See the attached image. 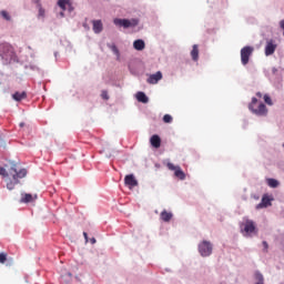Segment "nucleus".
I'll return each mask as SVG.
<instances>
[{
	"label": "nucleus",
	"instance_id": "1",
	"mask_svg": "<svg viewBox=\"0 0 284 284\" xmlns=\"http://www.w3.org/2000/svg\"><path fill=\"white\" fill-rule=\"evenodd\" d=\"M9 175L12 176V181H9L7 183V190H14V185L19 183V179H26L28 175V170L26 169H19V166L14 163L11 164V168L9 169Z\"/></svg>",
	"mask_w": 284,
	"mask_h": 284
},
{
	"label": "nucleus",
	"instance_id": "2",
	"mask_svg": "<svg viewBox=\"0 0 284 284\" xmlns=\"http://www.w3.org/2000/svg\"><path fill=\"white\" fill-rule=\"evenodd\" d=\"M0 57L4 63H12L14 61V49L9 43H0Z\"/></svg>",
	"mask_w": 284,
	"mask_h": 284
},
{
	"label": "nucleus",
	"instance_id": "3",
	"mask_svg": "<svg viewBox=\"0 0 284 284\" xmlns=\"http://www.w3.org/2000/svg\"><path fill=\"white\" fill-rule=\"evenodd\" d=\"M113 23L118 28H124V30H128V28H136V26H139V19L138 18H132V19L115 18L113 20Z\"/></svg>",
	"mask_w": 284,
	"mask_h": 284
},
{
	"label": "nucleus",
	"instance_id": "4",
	"mask_svg": "<svg viewBox=\"0 0 284 284\" xmlns=\"http://www.w3.org/2000/svg\"><path fill=\"white\" fill-rule=\"evenodd\" d=\"M254 52V47L246 45L241 49V61L242 65H247L250 63V58Z\"/></svg>",
	"mask_w": 284,
	"mask_h": 284
},
{
	"label": "nucleus",
	"instance_id": "5",
	"mask_svg": "<svg viewBox=\"0 0 284 284\" xmlns=\"http://www.w3.org/2000/svg\"><path fill=\"white\" fill-rule=\"evenodd\" d=\"M212 243L210 241H203L199 244V252L201 256H210L212 254Z\"/></svg>",
	"mask_w": 284,
	"mask_h": 284
},
{
	"label": "nucleus",
	"instance_id": "6",
	"mask_svg": "<svg viewBox=\"0 0 284 284\" xmlns=\"http://www.w3.org/2000/svg\"><path fill=\"white\" fill-rule=\"evenodd\" d=\"M166 168H169V170H171L172 172H174V176H176L178 179H180V181H185V172H183V170L181 169V166H176L174 165L172 162H169L166 164Z\"/></svg>",
	"mask_w": 284,
	"mask_h": 284
},
{
	"label": "nucleus",
	"instance_id": "7",
	"mask_svg": "<svg viewBox=\"0 0 284 284\" xmlns=\"http://www.w3.org/2000/svg\"><path fill=\"white\" fill-rule=\"evenodd\" d=\"M243 226V232H245L246 235L250 234H255L256 232V224H254V221L252 220H246L244 224H242Z\"/></svg>",
	"mask_w": 284,
	"mask_h": 284
},
{
	"label": "nucleus",
	"instance_id": "8",
	"mask_svg": "<svg viewBox=\"0 0 284 284\" xmlns=\"http://www.w3.org/2000/svg\"><path fill=\"white\" fill-rule=\"evenodd\" d=\"M276 43H274V40H268L265 45V57H272L274 52H276Z\"/></svg>",
	"mask_w": 284,
	"mask_h": 284
},
{
	"label": "nucleus",
	"instance_id": "9",
	"mask_svg": "<svg viewBox=\"0 0 284 284\" xmlns=\"http://www.w3.org/2000/svg\"><path fill=\"white\" fill-rule=\"evenodd\" d=\"M161 79H163V73L161 71H158L156 73L151 74L146 81L151 85H156V83H159Z\"/></svg>",
	"mask_w": 284,
	"mask_h": 284
},
{
	"label": "nucleus",
	"instance_id": "10",
	"mask_svg": "<svg viewBox=\"0 0 284 284\" xmlns=\"http://www.w3.org/2000/svg\"><path fill=\"white\" fill-rule=\"evenodd\" d=\"M124 183L128 185V187H136L139 185V182L136 181V178H134L133 174H129L124 178Z\"/></svg>",
	"mask_w": 284,
	"mask_h": 284
},
{
	"label": "nucleus",
	"instance_id": "11",
	"mask_svg": "<svg viewBox=\"0 0 284 284\" xmlns=\"http://www.w3.org/2000/svg\"><path fill=\"white\" fill-rule=\"evenodd\" d=\"M94 34H101L103 32V22L101 20H92Z\"/></svg>",
	"mask_w": 284,
	"mask_h": 284
},
{
	"label": "nucleus",
	"instance_id": "12",
	"mask_svg": "<svg viewBox=\"0 0 284 284\" xmlns=\"http://www.w3.org/2000/svg\"><path fill=\"white\" fill-rule=\"evenodd\" d=\"M58 6L63 12H65L68 8H72V2L69 0H59Z\"/></svg>",
	"mask_w": 284,
	"mask_h": 284
},
{
	"label": "nucleus",
	"instance_id": "13",
	"mask_svg": "<svg viewBox=\"0 0 284 284\" xmlns=\"http://www.w3.org/2000/svg\"><path fill=\"white\" fill-rule=\"evenodd\" d=\"M133 48L134 50H138L139 52H141L142 50H145V41H143L142 39H138L133 42Z\"/></svg>",
	"mask_w": 284,
	"mask_h": 284
},
{
	"label": "nucleus",
	"instance_id": "14",
	"mask_svg": "<svg viewBox=\"0 0 284 284\" xmlns=\"http://www.w3.org/2000/svg\"><path fill=\"white\" fill-rule=\"evenodd\" d=\"M106 47L109 48V50H111L113 52V54H115L116 61H120L121 60V52L119 51V48L116 47V44L108 43Z\"/></svg>",
	"mask_w": 284,
	"mask_h": 284
},
{
	"label": "nucleus",
	"instance_id": "15",
	"mask_svg": "<svg viewBox=\"0 0 284 284\" xmlns=\"http://www.w3.org/2000/svg\"><path fill=\"white\" fill-rule=\"evenodd\" d=\"M135 99L140 102V103H148L150 101V99L148 98V95L145 94V92L143 91H139L135 94Z\"/></svg>",
	"mask_w": 284,
	"mask_h": 284
},
{
	"label": "nucleus",
	"instance_id": "16",
	"mask_svg": "<svg viewBox=\"0 0 284 284\" xmlns=\"http://www.w3.org/2000/svg\"><path fill=\"white\" fill-rule=\"evenodd\" d=\"M150 143L152 148H155L158 150V148H161V138L158 134L152 135L150 139Z\"/></svg>",
	"mask_w": 284,
	"mask_h": 284
},
{
	"label": "nucleus",
	"instance_id": "17",
	"mask_svg": "<svg viewBox=\"0 0 284 284\" xmlns=\"http://www.w3.org/2000/svg\"><path fill=\"white\" fill-rule=\"evenodd\" d=\"M268 205H272L270 197L263 196L261 203L256 205V210H263V207H268Z\"/></svg>",
	"mask_w": 284,
	"mask_h": 284
},
{
	"label": "nucleus",
	"instance_id": "18",
	"mask_svg": "<svg viewBox=\"0 0 284 284\" xmlns=\"http://www.w3.org/2000/svg\"><path fill=\"white\" fill-rule=\"evenodd\" d=\"M251 111L253 114H256V116H265L267 114L266 108H257V109L252 108Z\"/></svg>",
	"mask_w": 284,
	"mask_h": 284
},
{
	"label": "nucleus",
	"instance_id": "19",
	"mask_svg": "<svg viewBox=\"0 0 284 284\" xmlns=\"http://www.w3.org/2000/svg\"><path fill=\"white\" fill-rule=\"evenodd\" d=\"M160 219H162V221H164V223H170V221H172V213L164 210L161 212Z\"/></svg>",
	"mask_w": 284,
	"mask_h": 284
},
{
	"label": "nucleus",
	"instance_id": "20",
	"mask_svg": "<svg viewBox=\"0 0 284 284\" xmlns=\"http://www.w3.org/2000/svg\"><path fill=\"white\" fill-rule=\"evenodd\" d=\"M34 201V197L30 193H26L22 195L20 203H32Z\"/></svg>",
	"mask_w": 284,
	"mask_h": 284
},
{
	"label": "nucleus",
	"instance_id": "21",
	"mask_svg": "<svg viewBox=\"0 0 284 284\" xmlns=\"http://www.w3.org/2000/svg\"><path fill=\"white\" fill-rule=\"evenodd\" d=\"M27 93L26 92H16L12 94V99L14 101H23V99H26Z\"/></svg>",
	"mask_w": 284,
	"mask_h": 284
},
{
	"label": "nucleus",
	"instance_id": "22",
	"mask_svg": "<svg viewBox=\"0 0 284 284\" xmlns=\"http://www.w3.org/2000/svg\"><path fill=\"white\" fill-rule=\"evenodd\" d=\"M191 57L194 61H199V44H194L191 51Z\"/></svg>",
	"mask_w": 284,
	"mask_h": 284
},
{
	"label": "nucleus",
	"instance_id": "23",
	"mask_svg": "<svg viewBox=\"0 0 284 284\" xmlns=\"http://www.w3.org/2000/svg\"><path fill=\"white\" fill-rule=\"evenodd\" d=\"M268 187H278V180L276 179H267Z\"/></svg>",
	"mask_w": 284,
	"mask_h": 284
},
{
	"label": "nucleus",
	"instance_id": "24",
	"mask_svg": "<svg viewBox=\"0 0 284 284\" xmlns=\"http://www.w3.org/2000/svg\"><path fill=\"white\" fill-rule=\"evenodd\" d=\"M255 278L257 280V283H264L265 277H263V274L258 271L255 272Z\"/></svg>",
	"mask_w": 284,
	"mask_h": 284
},
{
	"label": "nucleus",
	"instance_id": "25",
	"mask_svg": "<svg viewBox=\"0 0 284 284\" xmlns=\"http://www.w3.org/2000/svg\"><path fill=\"white\" fill-rule=\"evenodd\" d=\"M264 103H266V105H274V103L272 102V98L268 94H264Z\"/></svg>",
	"mask_w": 284,
	"mask_h": 284
},
{
	"label": "nucleus",
	"instance_id": "26",
	"mask_svg": "<svg viewBox=\"0 0 284 284\" xmlns=\"http://www.w3.org/2000/svg\"><path fill=\"white\" fill-rule=\"evenodd\" d=\"M1 17L6 19V21H10L12 18L10 17V13H8V11L2 10L0 12Z\"/></svg>",
	"mask_w": 284,
	"mask_h": 284
},
{
	"label": "nucleus",
	"instance_id": "27",
	"mask_svg": "<svg viewBox=\"0 0 284 284\" xmlns=\"http://www.w3.org/2000/svg\"><path fill=\"white\" fill-rule=\"evenodd\" d=\"M10 174V169L7 171L4 168H0V176H8Z\"/></svg>",
	"mask_w": 284,
	"mask_h": 284
},
{
	"label": "nucleus",
	"instance_id": "28",
	"mask_svg": "<svg viewBox=\"0 0 284 284\" xmlns=\"http://www.w3.org/2000/svg\"><path fill=\"white\" fill-rule=\"evenodd\" d=\"M8 261V253H0V263L3 264Z\"/></svg>",
	"mask_w": 284,
	"mask_h": 284
},
{
	"label": "nucleus",
	"instance_id": "29",
	"mask_svg": "<svg viewBox=\"0 0 284 284\" xmlns=\"http://www.w3.org/2000/svg\"><path fill=\"white\" fill-rule=\"evenodd\" d=\"M163 121H164V123H172V115L165 114V115L163 116Z\"/></svg>",
	"mask_w": 284,
	"mask_h": 284
},
{
	"label": "nucleus",
	"instance_id": "30",
	"mask_svg": "<svg viewBox=\"0 0 284 284\" xmlns=\"http://www.w3.org/2000/svg\"><path fill=\"white\" fill-rule=\"evenodd\" d=\"M101 98H102L104 101H108V99H110V95L108 94V91H102V92H101Z\"/></svg>",
	"mask_w": 284,
	"mask_h": 284
},
{
	"label": "nucleus",
	"instance_id": "31",
	"mask_svg": "<svg viewBox=\"0 0 284 284\" xmlns=\"http://www.w3.org/2000/svg\"><path fill=\"white\" fill-rule=\"evenodd\" d=\"M256 103H258V99L252 98V102L250 104V108H252V105H256Z\"/></svg>",
	"mask_w": 284,
	"mask_h": 284
},
{
	"label": "nucleus",
	"instance_id": "32",
	"mask_svg": "<svg viewBox=\"0 0 284 284\" xmlns=\"http://www.w3.org/2000/svg\"><path fill=\"white\" fill-rule=\"evenodd\" d=\"M39 17H45V10L43 8L39 9Z\"/></svg>",
	"mask_w": 284,
	"mask_h": 284
},
{
	"label": "nucleus",
	"instance_id": "33",
	"mask_svg": "<svg viewBox=\"0 0 284 284\" xmlns=\"http://www.w3.org/2000/svg\"><path fill=\"white\" fill-rule=\"evenodd\" d=\"M262 245H263L265 252H267V250H268V247H270V245L267 244V242H265V241L262 242Z\"/></svg>",
	"mask_w": 284,
	"mask_h": 284
},
{
	"label": "nucleus",
	"instance_id": "34",
	"mask_svg": "<svg viewBox=\"0 0 284 284\" xmlns=\"http://www.w3.org/2000/svg\"><path fill=\"white\" fill-rule=\"evenodd\" d=\"M256 97H257L258 99H262V98H263V93L257 92V93H256Z\"/></svg>",
	"mask_w": 284,
	"mask_h": 284
},
{
	"label": "nucleus",
	"instance_id": "35",
	"mask_svg": "<svg viewBox=\"0 0 284 284\" xmlns=\"http://www.w3.org/2000/svg\"><path fill=\"white\" fill-rule=\"evenodd\" d=\"M68 10H69V12H72V10H74V8L72 7V4H71V7H68Z\"/></svg>",
	"mask_w": 284,
	"mask_h": 284
},
{
	"label": "nucleus",
	"instance_id": "36",
	"mask_svg": "<svg viewBox=\"0 0 284 284\" xmlns=\"http://www.w3.org/2000/svg\"><path fill=\"white\" fill-rule=\"evenodd\" d=\"M83 236H84L85 241L88 242V233L83 232Z\"/></svg>",
	"mask_w": 284,
	"mask_h": 284
},
{
	"label": "nucleus",
	"instance_id": "37",
	"mask_svg": "<svg viewBox=\"0 0 284 284\" xmlns=\"http://www.w3.org/2000/svg\"><path fill=\"white\" fill-rule=\"evenodd\" d=\"M91 243H92V245H94V243H97V239H91Z\"/></svg>",
	"mask_w": 284,
	"mask_h": 284
},
{
	"label": "nucleus",
	"instance_id": "38",
	"mask_svg": "<svg viewBox=\"0 0 284 284\" xmlns=\"http://www.w3.org/2000/svg\"><path fill=\"white\" fill-rule=\"evenodd\" d=\"M60 17H65V13H64V11H62V12H60Z\"/></svg>",
	"mask_w": 284,
	"mask_h": 284
},
{
	"label": "nucleus",
	"instance_id": "39",
	"mask_svg": "<svg viewBox=\"0 0 284 284\" xmlns=\"http://www.w3.org/2000/svg\"><path fill=\"white\" fill-rule=\"evenodd\" d=\"M258 108H265V105L263 104V102H261V103L258 104Z\"/></svg>",
	"mask_w": 284,
	"mask_h": 284
},
{
	"label": "nucleus",
	"instance_id": "40",
	"mask_svg": "<svg viewBox=\"0 0 284 284\" xmlns=\"http://www.w3.org/2000/svg\"><path fill=\"white\" fill-rule=\"evenodd\" d=\"M26 123L21 122L20 128H24Z\"/></svg>",
	"mask_w": 284,
	"mask_h": 284
},
{
	"label": "nucleus",
	"instance_id": "41",
	"mask_svg": "<svg viewBox=\"0 0 284 284\" xmlns=\"http://www.w3.org/2000/svg\"><path fill=\"white\" fill-rule=\"evenodd\" d=\"M59 52H54V57H58Z\"/></svg>",
	"mask_w": 284,
	"mask_h": 284
},
{
	"label": "nucleus",
	"instance_id": "42",
	"mask_svg": "<svg viewBox=\"0 0 284 284\" xmlns=\"http://www.w3.org/2000/svg\"><path fill=\"white\" fill-rule=\"evenodd\" d=\"M36 1V3H39V0H34Z\"/></svg>",
	"mask_w": 284,
	"mask_h": 284
},
{
	"label": "nucleus",
	"instance_id": "43",
	"mask_svg": "<svg viewBox=\"0 0 284 284\" xmlns=\"http://www.w3.org/2000/svg\"><path fill=\"white\" fill-rule=\"evenodd\" d=\"M32 70H34V67H31Z\"/></svg>",
	"mask_w": 284,
	"mask_h": 284
}]
</instances>
